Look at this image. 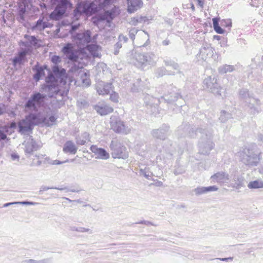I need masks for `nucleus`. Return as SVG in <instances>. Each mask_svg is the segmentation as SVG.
Wrapping results in <instances>:
<instances>
[{"label": "nucleus", "instance_id": "69168bd1", "mask_svg": "<svg viewBox=\"0 0 263 263\" xmlns=\"http://www.w3.org/2000/svg\"><path fill=\"white\" fill-rule=\"evenodd\" d=\"M140 174L142 175H143L146 178L148 179L150 175L149 174H147V172L145 170H140Z\"/></svg>", "mask_w": 263, "mask_h": 263}, {"label": "nucleus", "instance_id": "6e6552de", "mask_svg": "<svg viewBox=\"0 0 263 263\" xmlns=\"http://www.w3.org/2000/svg\"><path fill=\"white\" fill-rule=\"evenodd\" d=\"M46 97L45 94L35 92L29 98L25 106L27 111H36Z\"/></svg>", "mask_w": 263, "mask_h": 263}, {"label": "nucleus", "instance_id": "4d7b16f0", "mask_svg": "<svg viewBox=\"0 0 263 263\" xmlns=\"http://www.w3.org/2000/svg\"><path fill=\"white\" fill-rule=\"evenodd\" d=\"M231 21L230 20H222L221 22L222 26H226L227 27H231Z\"/></svg>", "mask_w": 263, "mask_h": 263}, {"label": "nucleus", "instance_id": "b1692460", "mask_svg": "<svg viewBox=\"0 0 263 263\" xmlns=\"http://www.w3.org/2000/svg\"><path fill=\"white\" fill-rule=\"evenodd\" d=\"M42 88L43 91L47 93L46 96H48L50 98L52 97L58 91L57 85L54 84L44 85L42 86Z\"/></svg>", "mask_w": 263, "mask_h": 263}, {"label": "nucleus", "instance_id": "393cba45", "mask_svg": "<svg viewBox=\"0 0 263 263\" xmlns=\"http://www.w3.org/2000/svg\"><path fill=\"white\" fill-rule=\"evenodd\" d=\"M53 74L57 78L63 80L66 78V73L65 69L58 65H53L52 67Z\"/></svg>", "mask_w": 263, "mask_h": 263}, {"label": "nucleus", "instance_id": "cd10ccee", "mask_svg": "<svg viewBox=\"0 0 263 263\" xmlns=\"http://www.w3.org/2000/svg\"><path fill=\"white\" fill-rule=\"evenodd\" d=\"M233 181L234 182V183L232 187L236 190H239L245 186V180L243 177L234 176Z\"/></svg>", "mask_w": 263, "mask_h": 263}, {"label": "nucleus", "instance_id": "72a5a7b5", "mask_svg": "<svg viewBox=\"0 0 263 263\" xmlns=\"http://www.w3.org/2000/svg\"><path fill=\"white\" fill-rule=\"evenodd\" d=\"M87 49L95 57H99L100 55L99 50L100 47L96 44H90L87 45Z\"/></svg>", "mask_w": 263, "mask_h": 263}, {"label": "nucleus", "instance_id": "aec40b11", "mask_svg": "<svg viewBox=\"0 0 263 263\" xmlns=\"http://www.w3.org/2000/svg\"><path fill=\"white\" fill-rule=\"evenodd\" d=\"M127 12L132 13L138 9H140L143 6L142 0H127Z\"/></svg>", "mask_w": 263, "mask_h": 263}, {"label": "nucleus", "instance_id": "6e6d98bb", "mask_svg": "<svg viewBox=\"0 0 263 263\" xmlns=\"http://www.w3.org/2000/svg\"><path fill=\"white\" fill-rule=\"evenodd\" d=\"M80 26V24H74V25H71V29L69 31V32L71 34V35L73 34H75L74 33H73L77 29H78L79 28Z\"/></svg>", "mask_w": 263, "mask_h": 263}, {"label": "nucleus", "instance_id": "e2e57ef3", "mask_svg": "<svg viewBox=\"0 0 263 263\" xmlns=\"http://www.w3.org/2000/svg\"><path fill=\"white\" fill-rule=\"evenodd\" d=\"M7 138L6 134L4 132L3 130L0 129V141L5 140Z\"/></svg>", "mask_w": 263, "mask_h": 263}, {"label": "nucleus", "instance_id": "9d476101", "mask_svg": "<svg viewBox=\"0 0 263 263\" xmlns=\"http://www.w3.org/2000/svg\"><path fill=\"white\" fill-rule=\"evenodd\" d=\"M203 87L214 95L221 96L222 88L217 83V79L214 76L206 78L203 81Z\"/></svg>", "mask_w": 263, "mask_h": 263}, {"label": "nucleus", "instance_id": "1a4fd4ad", "mask_svg": "<svg viewBox=\"0 0 263 263\" xmlns=\"http://www.w3.org/2000/svg\"><path fill=\"white\" fill-rule=\"evenodd\" d=\"M109 123L111 129L116 133L127 135L131 132L130 128L118 116H111Z\"/></svg>", "mask_w": 263, "mask_h": 263}, {"label": "nucleus", "instance_id": "f257e3e1", "mask_svg": "<svg viewBox=\"0 0 263 263\" xmlns=\"http://www.w3.org/2000/svg\"><path fill=\"white\" fill-rule=\"evenodd\" d=\"M177 132L181 137L187 135L191 138H198L199 152L201 154H208L213 147V134L211 130L202 128H198L195 130L190 125H185L179 127Z\"/></svg>", "mask_w": 263, "mask_h": 263}, {"label": "nucleus", "instance_id": "a878e982", "mask_svg": "<svg viewBox=\"0 0 263 263\" xmlns=\"http://www.w3.org/2000/svg\"><path fill=\"white\" fill-rule=\"evenodd\" d=\"M63 150L65 153L75 154L77 152L78 148L72 141H67L64 144Z\"/></svg>", "mask_w": 263, "mask_h": 263}, {"label": "nucleus", "instance_id": "7c9ffc66", "mask_svg": "<svg viewBox=\"0 0 263 263\" xmlns=\"http://www.w3.org/2000/svg\"><path fill=\"white\" fill-rule=\"evenodd\" d=\"M28 53V50L27 49H25L24 50L19 52L18 55L14 58L13 59V63L14 65L16 64H21L22 63V62L26 58V56Z\"/></svg>", "mask_w": 263, "mask_h": 263}, {"label": "nucleus", "instance_id": "f8f14e48", "mask_svg": "<svg viewBox=\"0 0 263 263\" xmlns=\"http://www.w3.org/2000/svg\"><path fill=\"white\" fill-rule=\"evenodd\" d=\"M57 3V5L54 10L50 14V18L54 20H59L61 18L69 5L67 0H54Z\"/></svg>", "mask_w": 263, "mask_h": 263}, {"label": "nucleus", "instance_id": "ea45409f", "mask_svg": "<svg viewBox=\"0 0 263 263\" xmlns=\"http://www.w3.org/2000/svg\"><path fill=\"white\" fill-rule=\"evenodd\" d=\"M212 21H213V27H214L215 31L219 34L223 33L224 31L223 29H222L219 26V24H218V19L217 18H213Z\"/></svg>", "mask_w": 263, "mask_h": 263}, {"label": "nucleus", "instance_id": "7ed1b4c3", "mask_svg": "<svg viewBox=\"0 0 263 263\" xmlns=\"http://www.w3.org/2000/svg\"><path fill=\"white\" fill-rule=\"evenodd\" d=\"M99 1L95 0L93 2L87 1L79 3L73 12L75 19L78 20L82 13L90 15L100 10L98 4Z\"/></svg>", "mask_w": 263, "mask_h": 263}, {"label": "nucleus", "instance_id": "864d4df0", "mask_svg": "<svg viewBox=\"0 0 263 263\" xmlns=\"http://www.w3.org/2000/svg\"><path fill=\"white\" fill-rule=\"evenodd\" d=\"M218 190V188L216 186H210L208 187H205V192L206 193L210 192L212 191H217Z\"/></svg>", "mask_w": 263, "mask_h": 263}, {"label": "nucleus", "instance_id": "2eb2a0df", "mask_svg": "<svg viewBox=\"0 0 263 263\" xmlns=\"http://www.w3.org/2000/svg\"><path fill=\"white\" fill-rule=\"evenodd\" d=\"M214 49L210 44L208 43L203 44L200 49L199 53L197 55L198 61L202 60L205 61L213 55Z\"/></svg>", "mask_w": 263, "mask_h": 263}, {"label": "nucleus", "instance_id": "774afa93", "mask_svg": "<svg viewBox=\"0 0 263 263\" xmlns=\"http://www.w3.org/2000/svg\"><path fill=\"white\" fill-rule=\"evenodd\" d=\"M26 263H39V260L34 259H28L25 261Z\"/></svg>", "mask_w": 263, "mask_h": 263}, {"label": "nucleus", "instance_id": "9b49d317", "mask_svg": "<svg viewBox=\"0 0 263 263\" xmlns=\"http://www.w3.org/2000/svg\"><path fill=\"white\" fill-rule=\"evenodd\" d=\"M91 35L90 31L86 30L83 32L72 34L71 39L74 43L80 48H82L87 46L90 42Z\"/></svg>", "mask_w": 263, "mask_h": 263}, {"label": "nucleus", "instance_id": "4c0bfd02", "mask_svg": "<svg viewBox=\"0 0 263 263\" xmlns=\"http://www.w3.org/2000/svg\"><path fill=\"white\" fill-rule=\"evenodd\" d=\"M234 70V67L230 65H224L219 67L218 68L219 72L221 74H224L228 72H232Z\"/></svg>", "mask_w": 263, "mask_h": 263}, {"label": "nucleus", "instance_id": "0e129e2a", "mask_svg": "<svg viewBox=\"0 0 263 263\" xmlns=\"http://www.w3.org/2000/svg\"><path fill=\"white\" fill-rule=\"evenodd\" d=\"M49 189H55V187H47L46 186H42L40 188V192L46 191Z\"/></svg>", "mask_w": 263, "mask_h": 263}, {"label": "nucleus", "instance_id": "a211bd4d", "mask_svg": "<svg viewBox=\"0 0 263 263\" xmlns=\"http://www.w3.org/2000/svg\"><path fill=\"white\" fill-rule=\"evenodd\" d=\"M212 182H217L220 184H223L228 183L230 180L229 175L224 172H218L211 177Z\"/></svg>", "mask_w": 263, "mask_h": 263}, {"label": "nucleus", "instance_id": "5701e85b", "mask_svg": "<svg viewBox=\"0 0 263 263\" xmlns=\"http://www.w3.org/2000/svg\"><path fill=\"white\" fill-rule=\"evenodd\" d=\"M95 109L102 116L106 115L113 111L114 109L110 106L106 104H100L95 106Z\"/></svg>", "mask_w": 263, "mask_h": 263}, {"label": "nucleus", "instance_id": "de8ad7c7", "mask_svg": "<svg viewBox=\"0 0 263 263\" xmlns=\"http://www.w3.org/2000/svg\"><path fill=\"white\" fill-rule=\"evenodd\" d=\"M51 61L54 65H58L61 62V58L58 55H54L51 57Z\"/></svg>", "mask_w": 263, "mask_h": 263}, {"label": "nucleus", "instance_id": "ddd939ff", "mask_svg": "<svg viewBox=\"0 0 263 263\" xmlns=\"http://www.w3.org/2000/svg\"><path fill=\"white\" fill-rule=\"evenodd\" d=\"M62 51L70 61L77 62L78 60L79 52L74 48L72 44L67 43L65 45Z\"/></svg>", "mask_w": 263, "mask_h": 263}, {"label": "nucleus", "instance_id": "c03bdc74", "mask_svg": "<svg viewBox=\"0 0 263 263\" xmlns=\"http://www.w3.org/2000/svg\"><path fill=\"white\" fill-rule=\"evenodd\" d=\"M179 96V95L178 93H175L173 96L171 95L170 97H169L168 96H165L164 100L168 102H174L178 99Z\"/></svg>", "mask_w": 263, "mask_h": 263}, {"label": "nucleus", "instance_id": "79ce46f5", "mask_svg": "<svg viewBox=\"0 0 263 263\" xmlns=\"http://www.w3.org/2000/svg\"><path fill=\"white\" fill-rule=\"evenodd\" d=\"M56 78L57 77H55L52 73L50 72L46 78V84H54L57 85V80Z\"/></svg>", "mask_w": 263, "mask_h": 263}, {"label": "nucleus", "instance_id": "2f4dec72", "mask_svg": "<svg viewBox=\"0 0 263 263\" xmlns=\"http://www.w3.org/2000/svg\"><path fill=\"white\" fill-rule=\"evenodd\" d=\"M155 75L157 77H162L165 75L174 76L175 72L172 71L167 70L164 67H161L158 68L155 71Z\"/></svg>", "mask_w": 263, "mask_h": 263}, {"label": "nucleus", "instance_id": "0eeeda50", "mask_svg": "<svg viewBox=\"0 0 263 263\" xmlns=\"http://www.w3.org/2000/svg\"><path fill=\"white\" fill-rule=\"evenodd\" d=\"M112 157L116 159H126L128 157L127 149L119 141L112 140L109 145Z\"/></svg>", "mask_w": 263, "mask_h": 263}, {"label": "nucleus", "instance_id": "6ab92c4d", "mask_svg": "<svg viewBox=\"0 0 263 263\" xmlns=\"http://www.w3.org/2000/svg\"><path fill=\"white\" fill-rule=\"evenodd\" d=\"M91 152L96 155V158L106 160L109 158V154L105 149L102 148H99L96 145H92L90 147Z\"/></svg>", "mask_w": 263, "mask_h": 263}, {"label": "nucleus", "instance_id": "473e14b6", "mask_svg": "<svg viewBox=\"0 0 263 263\" xmlns=\"http://www.w3.org/2000/svg\"><path fill=\"white\" fill-rule=\"evenodd\" d=\"M69 72L72 73L73 75L77 76L80 75L81 77L83 76L86 77V73L84 72L82 70V67L79 65L74 64L69 70Z\"/></svg>", "mask_w": 263, "mask_h": 263}, {"label": "nucleus", "instance_id": "a19ab883", "mask_svg": "<svg viewBox=\"0 0 263 263\" xmlns=\"http://www.w3.org/2000/svg\"><path fill=\"white\" fill-rule=\"evenodd\" d=\"M145 21V17L137 16L133 17L130 21V24L134 26H136L139 23Z\"/></svg>", "mask_w": 263, "mask_h": 263}, {"label": "nucleus", "instance_id": "bf43d9fd", "mask_svg": "<svg viewBox=\"0 0 263 263\" xmlns=\"http://www.w3.org/2000/svg\"><path fill=\"white\" fill-rule=\"evenodd\" d=\"M82 191L78 186H72L70 187L69 191L71 192L78 193Z\"/></svg>", "mask_w": 263, "mask_h": 263}, {"label": "nucleus", "instance_id": "39448f33", "mask_svg": "<svg viewBox=\"0 0 263 263\" xmlns=\"http://www.w3.org/2000/svg\"><path fill=\"white\" fill-rule=\"evenodd\" d=\"M239 97L245 100L251 114H255L260 111V101L251 97L247 89H241L239 92Z\"/></svg>", "mask_w": 263, "mask_h": 263}, {"label": "nucleus", "instance_id": "8fccbe9b", "mask_svg": "<svg viewBox=\"0 0 263 263\" xmlns=\"http://www.w3.org/2000/svg\"><path fill=\"white\" fill-rule=\"evenodd\" d=\"M112 92L111 93H110V99L111 101L114 102H118V99H119V96L118 94L115 91H111Z\"/></svg>", "mask_w": 263, "mask_h": 263}, {"label": "nucleus", "instance_id": "052dcab7", "mask_svg": "<svg viewBox=\"0 0 263 263\" xmlns=\"http://www.w3.org/2000/svg\"><path fill=\"white\" fill-rule=\"evenodd\" d=\"M11 158L13 161H18L20 159V156L16 153H12L11 154Z\"/></svg>", "mask_w": 263, "mask_h": 263}, {"label": "nucleus", "instance_id": "4be33fe9", "mask_svg": "<svg viewBox=\"0 0 263 263\" xmlns=\"http://www.w3.org/2000/svg\"><path fill=\"white\" fill-rule=\"evenodd\" d=\"M23 144L25 146V152L28 154H31L34 150L38 148L35 141L31 137L26 140Z\"/></svg>", "mask_w": 263, "mask_h": 263}, {"label": "nucleus", "instance_id": "603ef678", "mask_svg": "<svg viewBox=\"0 0 263 263\" xmlns=\"http://www.w3.org/2000/svg\"><path fill=\"white\" fill-rule=\"evenodd\" d=\"M25 12H26V9L25 8H22L20 9L19 10V12H18V15H19V17H20V20H22V21H24V14L25 13Z\"/></svg>", "mask_w": 263, "mask_h": 263}, {"label": "nucleus", "instance_id": "680f3d73", "mask_svg": "<svg viewBox=\"0 0 263 263\" xmlns=\"http://www.w3.org/2000/svg\"><path fill=\"white\" fill-rule=\"evenodd\" d=\"M119 42H120V43H121V42H124V43H126L127 40H128V38L125 36H124L123 35H120L119 36Z\"/></svg>", "mask_w": 263, "mask_h": 263}, {"label": "nucleus", "instance_id": "13d9d810", "mask_svg": "<svg viewBox=\"0 0 263 263\" xmlns=\"http://www.w3.org/2000/svg\"><path fill=\"white\" fill-rule=\"evenodd\" d=\"M15 204H25V205H35L37 204L36 202H29V201H22V202H14Z\"/></svg>", "mask_w": 263, "mask_h": 263}, {"label": "nucleus", "instance_id": "5fc2aeb1", "mask_svg": "<svg viewBox=\"0 0 263 263\" xmlns=\"http://www.w3.org/2000/svg\"><path fill=\"white\" fill-rule=\"evenodd\" d=\"M82 78L83 83L86 86H89L90 84V79L87 78V76L86 77L83 76Z\"/></svg>", "mask_w": 263, "mask_h": 263}, {"label": "nucleus", "instance_id": "a18cd8bd", "mask_svg": "<svg viewBox=\"0 0 263 263\" xmlns=\"http://www.w3.org/2000/svg\"><path fill=\"white\" fill-rule=\"evenodd\" d=\"M111 2V0H100L98 4L99 8L100 9L104 8L106 6L109 5Z\"/></svg>", "mask_w": 263, "mask_h": 263}, {"label": "nucleus", "instance_id": "49530a36", "mask_svg": "<svg viewBox=\"0 0 263 263\" xmlns=\"http://www.w3.org/2000/svg\"><path fill=\"white\" fill-rule=\"evenodd\" d=\"M194 192L196 195H199L203 194L206 193L205 192V187L201 186L198 187L194 189Z\"/></svg>", "mask_w": 263, "mask_h": 263}, {"label": "nucleus", "instance_id": "f03ea898", "mask_svg": "<svg viewBox=\"0 0 263 263\" xmlns=\"http://www.w3.org/2000/svg\"><path fill=\"white\" fill-rule=\"evenodd\" d=\"M157 61L156 55L152 52H138L135 51L132 54L131 63L141 69L155 66Z\"/></svg>", "mask_w": 263, "mask_h": 263}, {"label": "nucleus", "instance_id": "dca6fc26", "mask_svg": "<svg viewBox=\"0 0 263 263\" xmlns=\"http://www.w3.org/2000/svg\"><path fill=\"white\" fill-rule=\"evenodd\" d=\"M169 130L170 127L166 124H164L158 129H153L151 133L155 138L164 140L168 135Z\"/></svg>", "mask_w": 263, "mask_h": 263}, {"label": "nucleus", "instance_id": "338daca9", "mask_svg": "<svg viewBox=\"0 0 263 263\" xmlns=\"http://www.w3.org/2000/svg\"><path fill=\"white\" fill-rule=\"evenodd\" d=\"M39 263H51V261L50 259L45 258L39 260Z\"/></svg>", "mask_w": 263, "mask_h": 263}, {"label": "nucleus", "instance_id": "423d86ee", "mask_svg": "<svg viewBox=\"0 0 263 263\" xmlns=\"http://www.w3.org/2000/svg\"><path fill=\"white\" fill-rule=\"evenodd\" d=\"M260 154L256 153L252 149L244 148L240 153V159L243 163L249 166H256L260 158Z\"/></svg>", "mask_w": 263, "mask_h": 263}, {"label": "nucleus", "instance_id": "20e7f679", "mask_svg": "<svg viewBox=\"0 0 263 263\" xmlns=\"http://www.w3.org/2000/svg\"><path fill=\"white\" fill-rule=\"evenodd\" d=\"M39 124H40V122L38 114L31 113L18 122V132L21 134H27L32 132L35 125Z\"/></svg>", "mask_w": 263, "mask_h": 263}, {"label": "nucleus", "instance_id": "f704fd0d", "mask_svg": "<svg viewBox=\"0 0 263 263\" xmlns=\"http://www.w3.org/2000/svg\"><path fill=\"white\" fill-rule=\"evenodd\" d=\"M164 64L166 66H170L173 69L177 71V73H181V71L180 70L179 64L175 62L174 61L169 59L164 60L163 61Z\"/></svg>", "mask_w": 263, "mask_h": 263}, {"label": "nucleus", "instance_id": "c756f323", "mask_svg": "<svg viewBox=\"0 0 263 263\" xmlns=\"http://www.w3.org/2000/svg\"><path fill=\"white\" fill-rule=\"evenodd\" d=\"M32 70L36 72L33 76V78L36 81H39L41 77L45 75L44 68L42 66L35 65L32 68Z\"/></svg>", "mask_w": 263, "mask_h": 263}, {"label": "nucleus", "instance_id": "4468645a", "mask_svg": "<svg viewBox=\"0 0 263 263\" xmlns=\"http://www.w3.org/2000/svg\"><path fill=\"white\" fill-rule=\"evenodd\" d=\"M117 14L114 9L110 11H106L103 14H99L96 18H93V23L96 25L102 21H106L108 26L110 27V23L115 17Z\"/></svg>", "mask_w": 263, "mask_h": 263}, {"label": "nucleus", "instance_id": "58836bf2", "mask_svg": "<svg viewBox=\"0 0 263 263\" xmlns=\"http://www.w3.org/2000/svg\"><path fill=\"white\" fill-rule=\"evenodd\" d=\"M248 187L250 189H258L263 187V181L255 180L251 181L248 185Z\"/></svg>", "mask_w": 263, "mask_h": 263}, {"label": "nucleus", "instance_id": "3c124183", "mask_svg": "<svg viewBox=\"0 0 263 263\" xmlns=\"http://www.w3.org/2000/svg\"><path fill=\"white\" fill-rule=\"evenodd\" d=\"M122 47V43L120 42H117L114 46V54L117 55L119 53V49Z\"/></svg>", "mask_w": 263, "mask_h": 263}, {"label": "nucleus", "instance_id": "f3484780", "mask_svg": "<svg viewBox=\"0 0 263 263\" xmlns=\"http://www.w3.org/2000/svg\"><path fill=\"white\" fill-rule=\"evenodd\" d=\"M112 88L111 83H105L101 81L96 84V89L99 95H108L112 91Z\"/></svg>", "mask_w": 263, "mask_h": 263}, {"label": "nucleus", "instance_id": "c85d7f7f", "mask_svg": "<svg viewBox=\"0 0 263 263\" xmlns=\"http://www.w3.org/2000/svg\"><path fill=\"white\" fill-rule=\"evenodd\" d=\"M44 18L39 19L35 23V25L33 26L31 28L32 30H36L42 31L46 28L49 27L48 23L43 21Z\"/></svg>", "mask_w": 263, "mask_h": 263}, {"label": "nucleus", "instance_id": "e433bc0d", "mask_svg": "<svg viewBox=\"0 0 263 263\" xmlns=\"http://www.w3.org/2000/svg\"><path fill=\"white\" fill-rule=\"evenodd\" d=\"M232 118V115L231 113L227 112L225 110H222L220 112V115L219 117V120L221 122L225 123L229 119Z\"/></svg>", "mask_w": 263, "mask_h": 263}, {"label": "nucleus", "instance_id": "c9c22d12", "mask_svg": "<svg viewBox=\"0 0 263 263\" xmlns=\"http://www.w3.org/2000/svg\"><path fill=\"white\" fill-rule=\"evenodd\" d=\"M89 141V134L85 132L77 138V143L79 145H84Z\"/></svg>", "mask_w": 263, "mask_h": 263}, {"label": "nucleus", "instance_id": "37998d69", "mask_svg": "<svg viewBox=\"0 0 263 263\" xmlns=\"http://www.w3.org/2000/svg\"><path fill=\"white\" fill-rule=\"evenodd\" d=\"M71 230L72 231H77L81 233L87 232L89 234L92 233V231L91 229L83 227H71Z\"/></svg>", "mask_w": 263, "mask_h": 263}, {"label": "nucleus", "instance_id": "bb28decb", "mask_svg": "<svg viewBox=\"0 0 263 263\" xmlns=\"http://www.w3.org/2000/svg\"><path fill=\"white\" fill-rule=\"evenodd\" d=\"M24 38L27 40V42L23 43V45L25 47L34 46L36 47L39 46L37 44L39 40L35 36L25 34Z\"/></svg>", "mask_w": 263, "mask_h": 263}, {"label": "nucleus", "instance_id": "09e8293b", "mask_svg": "<svg viewBox=\"0 0 263 263\" xmlns=\"http://www.w3.org/2000/svg\"><path fill=\"white\" fill-rule=\"evenodd\" d=\"M139 32V30L136 28H133L131 29L129 31V35L130 38L134 41L135 38V35L137 34Z\"/></svg>", "mask_w": 263, "mask_h": 263}, {"label": "nucleus", "instance_id": "412c9836", "mask_svg": "<svg viewBox=\"0 0 263 263\" xmlns=\"http://www.w3.org/2000/svg\"><path fill=\"white\" fill-rule=\"evenodd\" d=\"M38 117L40 124H43L47 126H52L57 120L54 116H51L48 118L46 115L41 112L38 114Z\"/></svg>", "mask_w": 263, "mask_h": 263}]
</instances>
